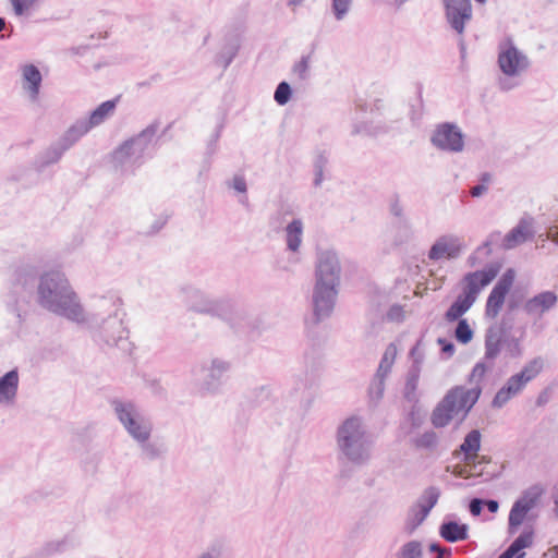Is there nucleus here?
I'll list each match as a JSON object with an SVG mask.
<instances>
[{
	"label": "nucleus",
	"mask_w": 558,
	"mask_h": 558,
	"mask_svg": "<svg viewBox=\"0 0 558 558\" xmlns=\"http://www.w3.org/2000/svg\"><path fill=\"white\" fill-rule=\"evenodd\" d=\"M341 278V265L335 251L317 253L315 283L312 292V314L305 318L307 336L317 338L316 327L333 313Z\"/></svg>",
	"instance_id": "obj_1"
},
{
	"label": "nucleus",
	"mask_w": 558,
	"mask_h": 558,
	"mask_svg": "<svg viewBox=\"0 0 558 558\" xmlns=\"http://www.w3.org/2000/svg\"><path fill=\"white\" fill-rule=\"evenodd\" d=\"M37 304L72 322L84 320V310L64 274L58 270L45 271L36 290Z\"/></svg>",
	"instance_id": "obj_2"
},
{
	"label": "nucleus",
	"mask_w": 558,
	"mask_h": 558,
	"mask_svg": "<svg viewBox=\"0 0 558 558\" xmlns=\"http://www.w3.org/2000/svg\"><path fill=\"white\" fill-rule=\"evenodd\" d=\"M186 298L190 311L227 322L236 333L252 336L259 328L258 319L246 313H239L235 301L230 296L211 299L201 290L190 288Z\"/></svg>",
	"instance_id": "obj_3"
},
{
	"label": "nucleus",
	"mask_w": 558,
	"mask_h": 558,
	"mask_svg": "<svg viewBox=\"0 0 558 558\" xmlns=\"http://www.w3.org/2000/svg\"><path fill=\"white\" fill-rule=\"evenodd\" d=\"M373 437L366 432L362 417L351 415L347 417L336 430L337 459L340 463H350L352 466L366 465L372 458Z\"/></svg>",
	"instance_id": "obj_4"
},
{
	"label": "nucleus",
	"mask_w": 558,
	"mask_h": 558,
	"mask_svg": "<svg viewBox=\"0 0 558 558\" xmlns=\"http://www.w3.org/2000/svg\"><path fill=\"white\" fill-rule=\"evenodd\" d=\"M86 322L94 330L93 338L97 343H104L108 347H117L124 351L126 350V347L129 345V331L123 326V320L119 317L118 310L108 316H104L100 312L93 313L88 315Z\"/></svg>",
	"instance_id": "obj_5"
},
{
	"label": "nucleus",
	"mask_w": 558,
	"mask_h": 558,
	"mask_svg": "<svg viewBox=\"0 0 558 558\" xmlns=\"http://www.w3.org/2000/svg\"><path fill=\"white\" fill-rule=\"evenodd\" d=\"M493 366V363L487 365L484 360L478 361L475 363L466 378V381L472 385L471 388H465L464 386H454L447 391L453 392L454 409L457 412L463 411V417L469 414V412L478 401L483 391L482 381L484 380L486 373L492 369Z\"/></svg>",
	"instance_id": "obj_6"
},
{
	"label": "nucleus",
	"mask_w": 558,
	"mask_h": 558,
	"mask_svg": "<svg viewBox=\"0 0 558 558\" xmlns=\"http://www.w3.org/2000/svg\"><path fill=\"white\" fill-rule=\"evenodd\" d=\"M110 403L118 420L134 440L137 442L149 440L153 430L151 422L133 402L113 399Z\"/></svg>",
	"instance_id": "obj_7"
},
{
	"label": "nucleus",
	"mask_w": 558,
	"mask_h": 558,
	"mask_svg": "<svg viewBox=\"0 0 558 558\" xmlns=\"http://www.w3.org/2000/svg\"><path fill=\"white\" fill-rule=\"evenodd\" d=\"M544 488L539 484L530 486L513 502L508 517V533L513 535L525 521H534L535 517L530 511L537 505Z\"/></svg>",
	"instance_id": "obj_8"
},
{
	"label": "nucleus",
	"mask_w": 558,
	"mask_h": 558,
	"mask_svg": "<svg viewBox=\"0 0 558 558\" xmlns=\"http://www.w3.org/2000/svg\"><path fill=\"white\" fill-rule=\"evenodd\" d=\"M40 268L33 264L19 265L12 275V293L24 302L35 296L38 282L41 280ZM19 300H16L17 302Z\"/></svg>",
	"instance_id": "obj_9"
},
{
	"label": "nucleus",
	"mask_w": 558,
	"mask_h": 558,
	"mask_svg": "<svg viewBox=\"0 0 558 558\" xmlns=\"http://www.w3.org/2000/svg\"><path fill=\"white\" fill-rule=\"evenodd\" d=\"M430 143L439 150L460 153L464 148V134L456 123L444 122L434 130Z\"/></svg>",
	"instance_id": "obj_10"
},
{
	"label": "nucleus",
	"mask_w": 558,
	"mask_h": 558,
	"mask_svg": "<svg viewBox=\"0 0 558 558\" xmlns=\"http://www.w3.org/2000/svg\"><path fill=\"white\" fill-rule=\"evenodd\" d=\"M515 279V270L508 268L492 289L485 305V317L495 319L500 313L507 294Z\"/></svg>",
	"instance_id": "obj_11"
},
{
	"label": "nucleus",
	"mask_w": 558,
	"mask_h": 558,
	"mask_svg": "<svg viewBox=\"0 0 558 558\" xmlns=\"http://www.w3.org/2000/svg\"><path fill=\"white\" fill-rule=\"evenodd\" d=\"M499 48L498 65L505 75L513 77L529 68L530 61L527 57L514 46L512 40L508 39Z\"/></svg>",
	"instance_id": "obj_12"
},
{
	"label": "nucleus",
	"mask_w": 558,
	"mask_h": 558,
	"mask_svg": "<svg viewBox=\"0 0 558 558\" xmlns=\"http://www.w3.org/2000/svg\"><path fill=\"white\" fill-rule=\"evenodd\" d=\"M512 327V318L505 314L499 324L492 325L486 329L484 361H490L494 364L500 354V341L504 337L511 336Z\"/></svg>",
	"instance_id": "obj_13"
},
{
	"label": "nucleus",
	"mask_w": 558,
	"mask_h": 558,
	"mask_svg": "<svg viewBox=\"0 0 558 558\" xmlns=\"http://www.w3.org/2000/svg\"><path fill=\"white\" fill-rule=\"evenodd\" d=\"M442 4L449 26L458 35H463L466 23L472 19L471 0H442Z\"/></svg>",
	"instance_id": "obj_14"
},
{
	"label": "nucleus",
	"mask_w": 558,
	"mask_h": 558,
	"mask_svg": "<svg viewBox=\"0 0 558 558\" xmlns=\"http://www.w3.org/2000/svg\"><path fill=\"white\" fill-rule=\"evenodd\" d=\"M500 265L493 263L487 265L484 269L469 272L464 276L465 286L462 293L475 302L481 289L489 284L499 274Z\"/></svg>",
	"instance_id": "obj_15"
},
{
	"label": "nucleus",
	"mask_w": 558,
	"mask_h": 558,
	"mask_svg": "<svg viewBox=\"0 0 558 558\" xmlns=\"http://www.w3.org/2000/svg\"><path fill=\"white\" fill-rule=\"evenodd\" d=\"M464 245L461 239L457 235L446 234L439 236L428 251V258L430 260H439L442 258L456 259L458 258Z\"/></svg>",
	"instance_id": "obj_16"
},
{
	"label": "nucleus",
	"mask_w": 558,
	"mask_h": 558,
	"mask_svg": "<svg viewBox=\"0 0 558 558\" xmlns=\"http://www.w3.org/2000/svg\"><path fill=\"white\" fill-rule=\"evenodd\" d=\"M456 413L454 395L453 392H447L432 412V425L435 428L446 427L451 422Z\"/></svg>",
	"instance_id": "obj_17"
},
{
	"label": "nucleus",
	"mask_w": 558,
	"mask_h": 558,
	"mask_svg": "<svg viewBox=\"0 0 558 558\" xmlns=\"http://www.w3.org/2000/svg\"><path fill=\"white\" fill-rule=\"evenodd\" d=\"M452 515H447L439 525V535L448 543H457L469 538V525L461 523Z\"/></svg>",
	"instance_id": "obj_18"
},
{
	"label": "nucleus",
	"mask_w": 558,
	"mask_h": 558,
	"mask_svg": "<svg viewBox=\"0 0 558 558\" xmlns=\"http://www.w3.org/2000/svg\"><path fill=\"white\" fill-rule=\"evenodd\" d=\"M525 388V385L515 374L510 376L505 385L496 392L492 401V407L501 409L509 400L520 393Z\"/></svg>",
	"instance_id": "obj_19"
},
{
	"label": "nucleus",
	"mask_w": 558,
	"mask_h": 558,
	"mask_svg": "<svg viewBox=\"0 0 558 558\" xmlns=\"http://www.w3.org/2000/svg\"><path fill=\"white\" fill-rule=\"evenodd\" d=\"M19 390V371L10 369L0 376V404L12 405Z\"/></svg>",
	"instance_id": "obj_20"
},
{
	"label": "nucleus",
	"mask_w": 558,
	"mask_h": 558,
	"mask_svg": "<svg viewBox=\"0 0 558 558\" xmlns=\"http://www.w3.org/2000/svg\"><path fill=\"white\" fill-rule=\"evenodd\" d=\"M230 363L220 359H213L208 369L207 378L202 384L201 390L214 393L218 391L221 385V378L230 369Z\"/></svg>",
	"instance_id": "obj_21"
},
{
	"label": "nucleus",
	"mask_w": 558,
	"mask_h": 558,
	"mask_svg": "<svg viewBox=\"0 0 558 558\" xmlns=\"http://www.w3.org/2000/svg\"><path fill=\"white\" fill-rule=\"evenodd\" d=\"M558 302V296L554 291H544L533 298L529 299L524 303V311L529 315L544 314L551 310Z\"/></svg>",
	"instance_id": "obj_22"
},
{
	"label": "nucleus",
	"mask_w": 558,
	"mask_h": 558,
	"mask_svg": "<svg viewBox=\"0 0 558 558\" xmlns=\"http://www.w3.org/2000/svg\"><path fill=\"white\" fill-rule=\"evenodd\" d=\"M530 223L525 219H521L519 223L512 228L501 241L504 250H511L533 238V232L529 229Z\"/></svg>",
	"instance_id": "obj_23"
},
{
	"label": "nucleus",
	"mask_w": 558,
	"mask_h": 558,
	"mask_svg": "<svg viewBox=\"0 0 558 558\" xmlns=\"http://www.w3.org/2000/svg\"><path fill=\"white\" fill-rule=\"evenodd\" d=\"M159 120H154L138 134L128 138L138 157H142L159 129Z\"/></svg>",
	"instance_id": "obj_24"
},
{
	"label": "nucleus",
	"mask_w": 558,
	"mask_h": 558,
	"mask_svg": "<svg viewBox=\"0 0 558 558\" xmlns=\"http://www.w3.org/2000/svg\"><path fill=\"white\" fill-rule=\"evenodd\" d=\"M66 146H64L60 140L52 143L48 148L38 154L35 158L34 165L38 171H43L45 168L49 167L52 163H56L60 160L64 151H66Z\"/></svg>",
	"instance_id": "obj_25"
},
{
	"label": "nucleus",
	"mask_w": 558,
	"mask_h": 558,
	"mask_svg": "<svg viewBox=\"0 0 558 558\" xmlns=\"http://www.w3.org/2000/svg\"><path fill=\"white\" fill-rule=\"evenodd\" d=\"M23 88L29 93L31 99L36 100L38 98L43 75L39 69L35 64H25L23 66Z\"/></svg>",
	"instance_id": "obj_26"
},
{
	"label": "nucleus",
	"mask_w": 558,
	"mask_h": 558,
	"mask_svg": "<svg viewBox=\"0 0 558 558\" xmlns=\"http://www.w3.org/2000/svg\"><path fill=\"white\" fill-rule=\"evenodd\" d=\"M368 407L377 408L384 397V355L381 356L377 371L371 381L368 389Z\"/></svg>",
	"instance_id": "obj_27"
},
{
	"label": "nucleus",
	"mask_w": 558,
	"mask_h": 558,
	"mask_svg": "<svg viewBox=\"0 0 558 558\" xmlns=\"http://www.w3.org/2000/svg\"><path fill=\"white\" fill-rule=\"evenodd\" d=\"M121 96L106 100L90 111L85 122L90 129L101 124L106 119L113 114Z\"/></svg>",
	"instance_id": "obj_28"
},
{
	"label": "nucleus",
	"mask_w": 558,
	"mask_h": 558,
	"mask_svg": "<svg viewBox=\"0 0 558 558\" xmlns=\"http://www.w3.org/2000/svg\"><path fill=\"white\" fill-rule=\"evenodd\" d=\"M367 320L369 323V333L377 336L383 330L384 325V310L379 294L371 298Z\"/></svg>",
	"instance_id": "obj_29"
},
{
	"label": "nucleus",
	"mask_w": 558,
	"mask_h": 558,
	"mask_svg": "<svg viewBox=\"0 0 558 558\" xmlns=\"http://www.w3.org/2000/svg\"><path fill=\"white\" fill-rule=\"evenodd\" d=\"M240 50V43L236 37L228 38L221 50L215 57V64L225 70L229 68Z\"/></svg>",
	"instance_id": "obj_30"
},
{
	"label": "nucleus",
	"mask_w": 558,
	"mask_h": 558,
	"mask_svg": "<svg viewBox=\"0 0 558 558\" xmlns=\"http://www.w3.org/2000/svg\"><path fill=\"white\" fill-rule=\"evenodd\" d=\"M474 301L463 293H460L445 313V319L449 323L462 319L461 317L470 310Z\"/></svg>",
	"instance_id": "obj_31"
},
{
	"label": "nucleus",
	"mask_w": 558,
	"mask_h": 558,
	"mask_svg": "<svg viewBox=\"0 0 558 558\" xmlns=\"http://www.w3.org/2000/svg\"><path fill=\"white\" fill-rule=\"evenodd\" d=\"M533 536V529L526 524L522 533L508 546L507 549L514 555V558H524V549L532 546Z\"/></svg>",
	"instance_id": "obj_32"
},
{
	"label": "nucleus",
	"mask_w": 558,
	"mask_h": 558,
	"mask_svg": "<svg viewBox=\"0 0 558 558\" xmlns=\"http://www.w3.org/2000/svg\"><path fill=\"white\" fill-rule=\"evenodd\" d=\"M303 222L301 219H293L286 227L287 247L291 252H298L302 243Z\"/></svg>",
	"instance_id": "obj_33"
},
{
	"label": "nucleus",
	"mask_w": 558,
	"mask_h": 558,
	"mask_svg": "<svg viewBox=\"0 0 558 558\" xmlns=\"http://www.w3.org/2000/svg\"><path fill=\"white\" fill-rule=\"evenodd\" d=\"M89 130L90 128L85 122V119H81L71 125L59 140L69 149Z\"/></svg>",
	"instance_id": "obj_34"
},
{
	"label": "nucleus",
	"mask_w": 558,
	"mask_h": 558,
	"mask_svg": "<svg viewBox=\"0 0 558 558\" xmlns=\"http://www.w3.org/2000/svg\"><path fill=\"white\" fill-rule=\"evenodd\" d=\"M429 513L421 509L417 504L410 507L404 522V532L412 535L415 530L425 521Z\"/></svg>",
	"instance_id": "obj_35"
},
{
	"label": "nucleus",
	"mask_w": 558,
	"mask_h": 558,
	"mask_svg": "<svg viewBox=\"0 0 558 558\" xmlns=\"http://www.w3.org/2000/svg\"><path fill=\"white\" fill-rule=\"evenodd\" d=\"M544 368V360L541 356H536L525 363L522 369L515 375L521 378L523 384L526 386L530 381L535 379Z\"/></svg>",
	"instance_id": "obj_36"
},
{
	"label": "nucleus",
	"mask_w": 558,
	"mask_h": 558,
	"mask_svg": "<svg viewBox=\"0 0 558 558\" xmlns=\"http://www.w3.org/2000/svg\"><path fill=\"white\" fill-rule=\"evenodd\" d=\"M420 378V367L412 365L407 374V380L404 386V398L410 402H416V389Z\"/></svg>",
	"instance_id": "obj_37"
},
{
	"label": "nucleus",
	"mask_w": 558,
	"mask_h": 558,
	"mask_svg": "<svg viewBox=\"0 0 558 558\" xmlns=\"http://www.w3.org/2000/svg\"><path fill=\"white\" fill-rule=\"evenodd\" d=\"M271 396L270 387L267 385H263L259 387H255L250 390L245 395V400L247 404L252 408H257L263 405L266 401L269 400Z\"/></svg>",
	"instance_id": "obj_38"
},
{
	"label": "nucleus",
	"mask_w": 558,
	"mask_h": 558,
	"mask_svg": "<svg viewBox=\"0 0 558 558\" xmlns=\"http://www.w3.org/2000/svg\"><path fill=\"white\" fill-rule=\"evenodd\" d=\"M440 494L441 493L438 487L429 486L424 489L423 494L418 497L415 504H417L421 509L429 513L432 509L437 505Z\"/></svg>",
	"instance_id": "obj_39"
},
{
	"label": "nucleus",
	"mask_w": 558,
	"mask_h": 558,
	"mask_svg": "<svg viewBox=\"0 0 558 558\" xmlns=\"http://www.w3.org/2000/svg\"><path fill=\"white\" fill-rule=\"evenodd\" d=\"M481 449V433L478 429H472L469 432L463 442L459 447V451L465 456L468 460L470 453H476Z\"/></svg>",
	"instance_id": "obj_40"
},
{
	"label": "nucleus",
	"mask_w": 558,
	"mask_h": 558,
	"mask_svg": "<svg viewBox=\"0 0 558 558\" xmlns=\"http://www.w3.org/2000/svg\"><path fill=\"white\" fill-rule=\"evenodd\" d=\"M392 230L395 231L393 244L396 246L407 243L412 236V229L408 219L393 221Z\"/></svg>",
	"instance_id": "obj_41"
},
{
	"label": "nucleus",
	"mask_w": 558,
	"mask_h": 558,
	"mask_svg": "<svg viewBox=\"0 0 558 558\" xmlns=\"http://www.w3.org/2000/svg\"><path fill=\"white\" fill-rule=\"evenodd\" d=\"M136 153L131 146V142L125 140L122 142L117 148L111 153L112 161L118 165H124L132 156H135Z\"/></svg>",
	"instance_id": "obj_42"
},
{
	"label": "nucleus",
	"mask_w": 558,
	"mask_h": 558,
	"mask_svg": "<svg viewBox=\"0 0 558 558\" xmlns=\"http://www.w3.org/2000/svg\"><path fill=\"white\" fill-rule=\"evenodd\" d=\"M416 449L434 450L438 445V435L433 429L426 430L413 439Z\"/></svg>",
	"instance_id": "obj_43"
},
{
	"label": "nucleus",
	"mask_w": 558,
	"mask_h": 558,
	"mask_svg": "<svg viewBox=\"0 0 558 558\" xmlns=\"http://www.w3.org/2000/svg\"><path fill=\"white\" fill-rule=\"evenodd\" d=\"M457 322L458 323L453 332L456 340L461 344L470 343L474 337L473 329L465 318L459 319Z\"/></svg>",
	"instance_id": "obj_44"
},
{
	"label": "nucleus",
	"mask_w": 558,
	"mask_h": 558,
	"mask_svg": "<svg viewBox=\"0 0 558 558\" xmlns=\"http://www.w3.org/2000/svg\"><path fill=\"white\" fill-rule=\"evenodd\" d=\"M65 545L66 538L47 542L41 548L35 551V558H49L56 553H62Z\"/></svg>",
	"instance_id": "obj_45"
},
{
	"label": "nucleus",
	"mask_w": 558,
	"mask_h": 558,
	"mask_svg": "<svg viewBox=\"0 0 558 558\" xmlns=\"http://www.w3.org/2000/svg\"><path fill=\"white\" fill-rule=\"evenodd\" d=\"M505 347L507 354L512 357H519L522 354L520 339L514 336L504 337L500 341V350Z\"/></svg>",
	"instance_id": "obj_46"
},
{
	"label": "nucleus",
	"mask_w": 558,
	"mask_h": 558,
	"mask_svg": "<svg viewBox=\"0 0 558 558\" xmlns=\"http://www.w3.org/2000/svg\"><path fill=\"white\" fill-rule=\"evenodd\" d=\"M423 550L420 541H410L402 545L398 553V558H422Z\"/></svg>",
	"instance_id": "obj_47"
},
{
	"label": "nucleus",
	"mask_w": 558,
	"mask_h": 558,
	"mask_svg": "<svg viewBox=\"0 0 558 558\" xmlns=\"http://www.w3.org/2000/svg\"><path fill=\"white\" fill-rule=\"evenodd\" d=\"M293 90L291 85L288 82L282 81L275 89L274 99L279 106H284L291 100Z\"/></svg>",
	"instance_id": "obj_48"
},
{
	"label": "nucleus",
	"mask_w": 558,
	"mask_h": 558,
	"mask_svg": "<svg viewBox=\"0 0 558 558\" xmlns=\"http://www.w3.org/2000/svg\"><path fill=\"white\" fill-rule=\"evenodd\" d=\"M327 163L328 158L326 157V155L324 153L318 154L314 161L315 178L313 183L316 187L319 186L324 180V169Z\"/></svg>",
	"instance_id": "obj_49"
},
{
	"label": "nucleus",
	"mask_w": 558,
	"mask_h": 558,
	"mask_svg": "<svg viewBox=\"0 0 558 558\" xmlns=\"http://www.w3.org/2000/svg\"><path fill=\"white\" fill-rule=\"evenodd\" d=\"M352 0H331V11L337 21H341L348 14Z\"/></svg>",
	"instance_id": "obj_50"
},
{
	"label": "nucleus",
	"mask_w": 558,
	"mask_h": 558,
	"mask_svg": "<svg viewBox=\"0 0 558 558\" xmlns=\"http://www.w3.org/2000/svg\"><path fill=\"white\" fill-rule=\"evenodd\" d=\"M492 182V174L489 172H483L480 175V183L473 186L470 191L472 197H481L483 196L487 190L488 185Z\"/></svg>",
	"instance_id": "obj_51"
},
{
	"label": "nucleus",
	"mask_w": 558,
	"mask_h": 558,
	"mask_svg": "<svg viewBox=\"0 0 558 558\" xmlns=\"http://www.w3.org/2000/svg\"><path fill=\"white\" fill-rule=\"evenodd\" d=\"M310 59L311 54L302 56L300 61L293 65V73L302 81L307 80L310 76Z\"/></svg>",
	"instance_id": "obj_52"
},
{
	"label": "nucleus",
	"mask_w": 558,
	"mask_h": 558,
	"mask_svg": "<svg viewBox=\"0 0 558 558\" xmlns=\"http://www.w3.org/2000/svg\"><path fill=\"white\" fill-rule=\"evenodd\" d=\"M138 444L141 445L143 453L149 460H155V459L159 458L165 451L162 446H159L154 442H148V440L144 441V442H138Z\"/></svg>",
	"instance_id": "obj_53"
},
{
	"label": "nucleus",
	"mask_w": 558,
	"mask_h": 558,
	"mask_svg": "<svg viewBox=\"0 0 558 558\" xmlns=\"http://www.w3.org/2000/svg\"><path fill=\"white\" fill-rule=\"evenodd\" d=\"M380 126H373L372 123L362 122L353 125L352 135L366 134L369 136H377L380 133Z\"/></svg>",
	"instance_id": "obj_54"
},
{
	"label": "nucleus",
	"mask_w": 558,
	"mask_h": 558,
	"mask_svg": "<svg viewBox=\"0 0 558 558\" xmlns=\"http://www.w3.org/2000/svg\"><path fill=\"white\" fill-rule=\"evenodd\" d=\"M36 3L35 0H11L13 11L17 16L24 15Z\"/></svg>",
	"instance_id": "obj_55"
},
{
	"label": "nucleus",
	"mask_w": 558,
	"mask_h": 558,
	"mask_svg": "<svg viewBox=\"0 0 558 558\" xmlns=\"http://www.w3.org/2000/svg\"><path fill=\"white\" fill-rule=\"evenodd\" d=\"M405 318L403 306L393 304L386 312V319L391 322L401 323Z\"/></svg>",
	"instance_id": "obj_56"
},
{
	"label": "nucleus",
	"mask_w": 558,
	"mask_h": 558,
	"mask_svg": "<svg viewBox=\"0 0 558 558\" xmlns=\"http://www.w3.org/2000/svg\"><path fill=\"white\" fill-rule=\"evenodd\" d=\"M389 211L393 216L395 221L404 220L407 217L403 213V206L399 202V196L395 195L390 201Z\"/></svg>",
	"instance_id": "obj_57"
},
{
	"label": "nucleus",
	"mask_w": 558,
	"mask_h": 558,
	"mask_svg": "<svg viewBox=\"0 0 558 558\" xmlns=\"http://www.w3.org/2000/svg\"><path fill=\"white\" fill-rule=\"evenodd\" d=\"M437 343L440 345V351L447 359L451 357L456 352V347L452 341L446 338H438Z\"/></svg>",
	"instance_id": "obj_58"
},
{
	"label": "nucleus",
	"mask_w": 558,
	"mask_h": 558,
	"mask_svg": "<svg viewBox=\"0 0 558 558\" xmlns=\"http://www.w3.org/2000/svg\"><path fill=\"white\" fill-rule=\"evenodd\" d=\"M229 186L234 189L238 193L245 194L247 192L246 180L243 175H234Z\"/></svg>",
	"instance_id": "obj_59"
},
{
	"label": "nucleus",
	"mask_w": 558,
	"mask_h": 558,
	"mask_svg": "<svg viewBox=\"0 0 558 558\" xmlns=\"http://www.w3.org/2000/svg\"><path fill=\"white\" fill-rule=\"evenodd\" d=\"M424 335L416 341V343L410 350V356L413 359V365L418 366L424 359V354L420 351V347L423 342Z\"/></svg>",
	"instance_id": "obj_60"
},
{
	"label": "nucleus",
	"mask_w": 558,
	"mask_h": 558,
	"mask_svg": "<svg viewBox=\"0 0 558 558\" xmlns=\"http://www.w3.org/2000/svg\"><path fill=\"white\" fill-rule=\"evenodd\" d=\"M428 550L430 553H435L440 556H445V558H451L452 550L450 547H445L440 545L438 542H433L428 546Z\"/></svg>",
	"instance_id": "obj_61"
},
{
	"label": "nucleus",
	"mask_w": 558,
	"mask_h": 558,
	"mask_svg": "<svg viewBox=\"0 0 558 558\" xmlns=\"http://www.w3.org/2000/svg\"><path fill=\"white\" fill-rule=\"evenodd\" d=\"M484 508V499L482 498H472L469 502V511L473 517H478Z\"/></svg>",
	"instance_id": "obj_62"
},
{
	"label": "nucleus",
	"mask_w": 558,
	"mask_h": 558,
	"mask_svg": "<svg viewBox=\"0 0 558 558\" xmlns=\"http://www.w3.org/2000/svg\"><path fill=\"white\" fill-rule=\"evenodd\" d=\"M322 369L320 359L311 357V367L306 369V373L311 375V380L314 381L319 371Z\"/></svg>",
	"instance_id": "obj_63"
},
{
	"label": "nucleus",
	"mask_w": 558,
	"mask_h": 558,
	"mask_svg": "<svg viewBox=\"0 0 558 558\" xmlns=\"http://www.w3.org/2000/svg\"><path fill=\"white\" fill-rule=\"evenodd\" d=\"M550 395H551V391L549 388L543 389L536 398V401H535L536 407L546 405L550 400Z\"/></svg>",
	"instance_id": "obj_64"
}]
</instances>
